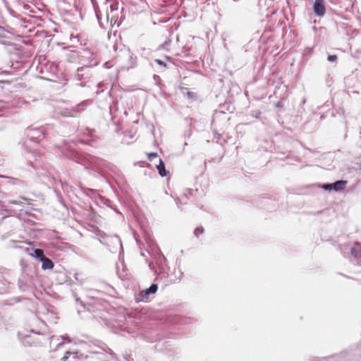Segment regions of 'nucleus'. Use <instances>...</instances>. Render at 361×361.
Here are the masks:
<instances>
[{"label":"nucleus","mask_w":361,"mask_h":361,"mask_svg":"<svg viewBox=\"0 0 361 361\" xmlns=\"http://www.w3.org/2000/svg\"><path fill=\"white\" fill-rule=\"evenodd\" d=\"M325 7L323 4V0H315L314 4V13L319 16H322L325 13Z\"/></svg>","instance_id":"obj_1"},{"label":"nucleus","mask_w":361,"mask_h":361,"mask_svg":"<svg viewBox=\"0 0 361 361\" xmlns=\"http://www.w3.org/2000/svg\"><path fill=\"white\" fill-rule=\"evenodd\" d=\"M41 261L42 262V267L43 269H51L54 267V263L49 258L44 257Z\"/></svg>","instance_id":"obj_2"},{"label":"nucleus","mask_w":361,"mask_h":361,"mask_svg":"<svg viewBox=\"0 0 361 361\" xmlns=\"http://www.w3.org/2000/svg\"><path fill=\"white\" fill-rule=\"evenodd\" d=\"M346 183L347 181L345 180H338L332 184L333 189L336 191L341 190L345 188Z\"/></svg>","instance_id":"obj_3"},{"label":"nucleus","mask_w":361,"mask_h":361,"mask_svg":"<svg viewBox=\"0 0 361 361\" xmlns=\"http://www.w3.org/2000/svg\"><path fill=\"white\" fill-rule=\"evenodd\" d=\"M157 168L159 171L160 176H161L162 177L166 176L164 163L161 159L159 160V164L157 165Z\"/></svg>","instance_id":"obj_4"},{"label":"nucleus","mask_w":361,"mask_h":361,"mask_svg":"<svg viewBox=\"0 0 361 361\" xmlns=\"http://www.w3.org/2000/svg\"><path fill=\"white\" fill-rule=\"evenodd\" d=\"M32 256L36 258H39L41 260L44 257V252L42 250L35 249L34 250V255H32Z\"/></svg>","instance_id":"obj_5"},{"label":"nucleus","mask_w":361,"mask_h":361,"mask_svg":"<svg viewBox=\"0 0 361 361\" xmlns=\"http://www.w3.org/2000/svg\"><path fill=\"white\" fill-rule=\"evenodd\" d=\"M157 290V286L156 284H152L149 288L145 290V295H149L150 293H155Z\"/></svg>","instance_id":"obj_6"},{"label":"nucleus","mask_w":361,"mask_h":361,"mask_svg":"<svg viewBox=\"0 0 361 361\" xmlns=\"http://www.w3.org/2000/svg\"><path fill=\"white\" fill-rule=\"evenodd\" d=\"M202 232H203V228H197L195 231V234L196 235H199L200 234L202 233Z\"/></svg>","instance_id":"obj_7"},{"label":"nucleus","mask_w":361,"mask_h":361,"mask_svg":"<svg viewBox=\"0 0 361 361\" xmlns=\"http://www.w3.org/2000/svg\"><path fill=\"white\" fill-rule=\"evenodd\" d=\"M337 59V56L336 55H329L328 56V60L329 61H335Z\"/></svg>","instance_id":"obj_8"},{"label":"nucleus","mask_w":361,"mask_h":361,"mask_svg":"<svg viewBox=\"0 0 361 361\" xmlns=\"http://www.w3.org/2000/svg\"><path fill=\"white\" fill-rule=\"evenodd\" d=\"M324 188L326 190H332L333 185H332V184L325 185H324Z\"/></svg>","instance_id":"obj_9"},{"label":"nucleus","mask_w":361,"mask_h":361,"mask_svg":"<svg viewBox=\"0 0 361 361\" xmlns=\"http://www.w3.org/2000/svg\"><path fill=\"white\" fill-rule=\"evenodd\" d=\"M148 156H149V159H151L152 157H157V154L155 152H152V153L149 154Z\"/></svg>","instance_id":"obj_10"},{"label":"nucleus","mask_w":361,"mask_h":361,"mask_svg":"<svg viewBox=\"0 0 361 361\" xmlns=\"http://www.w3.org/2000/svg\"><path fill=\"white\" fill-rule=\"evenodd\" d=\"M67 358H68V357H67V356H64V357L62 358V360H63V361H65V360H67Z\"/></svg>","instance_id":"obj_11"}]
</instances>
